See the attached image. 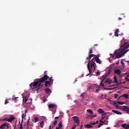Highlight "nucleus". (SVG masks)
<instances>
[{
  "instance_id": "1",
  "label": "nucleus",
  "mask_w": 129,
  "mask_h": 129,
  "mask_svg": "<svg viewBox=\"0 0 129 129\" xmlns=\"http://www.w3.org/2000/svg\"><path fill=\"white\" fill-rule=\"evenodd\" d=\"M129 43L124 42L123 44L120 45L121 50L118 52L115 55V59H118L124 55V54L128 52Z\"/></svg>"
},
{
  "instance_id": "2",
  "label": "nucleus",
  "mask_w": 129,
  "mask_h": 129,
  "mask_svg": "<svg viewBox=\"0 0 129 129\" xmlns=\"http://www.w3.org/2000/svg\"><path fill=\"white\" fill-rule=\"evenodd\" d=\"M99 56L98 55L95 56L94 58H93L91 60L90 62V68L92 69V72L93 69V71H95V69H96V63H95V61L96 63L98 64H101V60L99 59Z\"/></svg>"
},
{
  "instance_id": "3",
  "label": "nucleus",
  "mask_w": 129,
  "mask_h": 129,
  "mask_svg": "<svg viewBox=\"0 0 129 129\" xmlns=\"http://www.w3.org/2000/svg\"><path fill=\"white\" fill-rule=\"evenodd\" d=\"M49 76H48L46 74L44 75L43 77L41 78L38 80V82H39V88H41V87H43V85L44 84H42V83H44V82H46L47 81V79H49Z\"/></svg>"
},
{
  "instance_id": "4",
  "label": "nucleus",
  "mask_w": 129,
  "mask_h": 129,
  "mask_svg": "<svg viewBox=\"0 0 129 129\" xmlns=\"http://www.w3.org/2000/svg\"><path fill=\"white\" fill-rule=\"evenodd\" d=\"M95 57V55L94 54H90L89 55V57H87L86 59H89V60L88 61V64H87V68L89 70V74L87 75L86 76H88V75H89V74H90L92 72V69H91V68H90V63H91V60H90V59H91V58H92V57Z\"/></svg>"
},
{
  "instance_id": "5",
  "label": "nucleus",
  "mask_w": 129,
  "mask_h": 129,
  "mask_svg": "<svg viewBox=\"0 0 129 129\" xmlns=\"http://www.w3.org/2000/svg\"><path fill=\"white\" fill-rule=\"evenodd\" d=\"M30 86L31 87L30 88H31L32 90H34L35 88H36V90L37 91V93L39 92V89L41 88H39V81H38V82H35L34 83H31L30 84Z\"/></svg>"
},
{
  "instance_id": "6",
  "label": "nucleus",
  "mask_w": 129,
  "mask_h": 129,
  "mask_svg": "<svg viewBox=\"0 0 129 129\" xmlns=\"http://www.w3.org/2000/svg\"><path fill=\"white\" fill-rule=\"evenodd\" d=\"M49 80V81H46L44 82L45 87H48V85H52V84H53V77H50Z\"/></svg>"
},
{
  "instance_id": "7",
  "label": "nucleus",
  "mask_w": 129,
  "mask_h": 129,
  "mask_svg": "<svg viewBox=\"0 0 129 129\" xmlns=\"http://www.w3.org/2000/svg\"><path fill=\"white\" fill-rule=\"evenodd\" d=\"M122 111H125L127 113L129 114V107L127 106H121L119 107Z\"/></svg>"
},
{
  "instance_id": "8",
  "label": "nucleus",
  "mask_w": 129,
  "mask_h": 129,
  "mask_svg": "<svg viewBox=\"0 0 129 129\" xmlns=\"http://www.w3.org/2000/svg\"><path fill=\"white\" fill-rule=\"evenodd\" d=\"M74 122H75V123L77 124V125H79L80 123V120H79V117H78V116H73L72 117Z\"/></svg>"
},
{
  "instance_id": "9",
  "label": "nucleus",
  "mask_w": 129,
  "mask_h": 129,
  "mask_svg": "<svg viewBox=\"0 0 129 129\" xmlns=\"http://www.w3.org/2000/svg\"><path fill=\"white\" fill-rule=\"evenodd\" d=\"M4 128H8V129L10 128L9 123L8 122L4 123L0 126V129H4Z\"/></svg>"
},
{
  "instance_id": "10",
  "label": "nucleus",
  "mask_w": 129,
  "mask_h": 129,
  "mask_svg": "<svg viewBox=\"0 0 129 129\" xmlns=\"http://www.w3.org/2000/svg\"><path fill=\"white\" fill-rule=\"evenodd\" d=\"M105 83H108V84L110 85L112 83V80H110V79L108 78L105 81Z\"/></svg>"
},
{
  "instance_id": "11",
  "label": "nucleus",
  "mask_w": 129,
  "mask_h": 129,
  "mask_svg": "<svg viewBox=\"0 0 129 129\" xmlns=\"http://www.w3.org/2000/svg\"><path fill=\"white\" fill-rule=\"evenodd\" d=\"M112 112H114V113H116V114H118V115H121L122 114V113L120 112V111H118L117 110H112Z\"/></svg>"
},
{
  "instance_id": "12",
  "label": "nucleus",
  "mask_w": 129,
  "mask_h": 129,
  "mask_svg": "<svg viewBox=\"0 0 129 129\" xmlns=\"http://www.w3.org/2000/svg\"><path fill=\"white\" fill-rule=\"evenodd\" d=\"M110 103L111 104H114V105L116 107H118V105H117L116 102H115V101L111 100V101L110 102Z\"/></svg>"
},
{
  "instance_id": "13",
  "label": "nucleus",
  "mask_w": 129,
  "mask_h": 129,
  "mask_svg": "<svg viewBox=\"0 0 129 129\" xmlns=\"http://www.w3.org/2000/svg\"><path fill=\"white\" fill-rule=\"evenodd\" d=\"M45 93H46V94H50V93H51V92H52V91H51V89H50L49 88L45 89Z\"/></svg>"
},
{
  "instance_id": "14",
  "label": "nucleus",
  "mask_w": 129,
  "mask_h": 129,
  "mask_svg": "<svg viewBox=\"0 0 129 129\" xmlns=\"http://www.w3.org/2000/svg\"><path fill=\"white\" fill-rule=\"evenodd\" d=\"M115 74H117V75H120L121 73V71L118 69H117L114 72Z\"/></svg>"
},
{
  "instance_id": "15",
  "label": "nucleus",
  "mask_w": 129,
  "mask_h": 129,
  "mask_svg": "<svg viewBox=\"0 0 129 129\" xmlns=\"http://www.w3.org/2000/svg\"><path fill=\"white\" fill-rule=\"evenodd\" d=\"M28 100H30V101L27 102V101H28V97H27V96L25 97V103H26L27 104H28V103H31V102H32V99H28Z\"/></svg>"
},
{
  "instance_id": "16",
  "label": "nucleus",
  "mask_w": 129,
  "mask_h": 129,
  "mask_svg": "<svg viewBox=\"0 0 129 129\" xmlns=\"http://www.w3.org/2000/svg\"><path fill=\"white\" fill-rule=\"evenodd\" d=\"M27 112H28V109H26L25 110V114L24 115V113L22 114V122H23V120H24V119H23V118H24L25 116H26V114H27Z\"/></svg>"
},
{
  "instance_id": "17",
  "label": "nucleus",
  "mask_w": 129,
  "mask_h": 129,
  "mask_svg": "<svg viewBox=\"0 0 129 129\" xmlns=\"http://www.w3.org/2000/svg\"><path fill=\"white\" fill-rule=\"evenodd\" d=\"M58 127H56V129H60V127H62V120H60L59 123H58Z\"/></svg>"
},
{
  "instance_id": "18",
  "label": "nucleus",
  "mask_w": 129,
  "mask_h": 129,
  "mask_svg": "<svg viewBox=\"0 0 129 129\" xmlns=\"http://www.w3.org/2000/svg\"><path fill=\"white\" fill-rule=\"evenodd\" d=\"M32 120L33 122H37L39 121V118L35 117L33 119H32Z\"/></svg>"
},
{
  "instance_id": "19",
  "label": "nucleus",
  "mask_w": 129,
  "mask_h": 129,
  "mask_svg": "<svg viewBox=\"0 0 129 129\" xmlns=\"http://www.w3.org/2000/svg\"><path fill=\"white\" fill-rule=\"evenodd\" d=\"M85 128H91L92 127V125L89 124H87L85 125Z\"/></svg>"
},
{
  "instance_id": "20",
  "label": "nucleus",
  "mask_w": 129,
  "mask_h": 129,
  "mask_svg": "<svg viewBox=\"0 0 129 129\" xmlns=\"http://www.w3.org/2000/svg\"><path fill=\"white\" fill-rule=\"evenodd\" d=\"M97 111L99 113H104V111L101 108L98 109Z\"/></svg>"
},
{
  "instance_id": "21",
  "label": "nucleus",
  "mask_w": 129,
  "mask_h": 129,
  "mask_svg": "<svg viewBox=\"0 0 129 129\" xmlns=\"http://www.w3.org/2000/svg\"><path fill=\"white\" fill-rule=\"evenodd\" d=\"M49 108H54L55 107V105L54 104H50L48 105Z\"/></svg>"
},
{
  "instance_id": "22",
  "label": "nucleus",
  "mask_w": 129,
  "mask_h": 129,
  "mask_svg": "<svg viewBox=\"0 0 129 129\" xmlns=\"http://www.w3.org/2000/svg\"><path fill=\"white\" fill-rule=\"evenodd\" d=\"M121 97H124V98H128V94H124L121 96Z\"/></svg>"
},
{
  "instance_id": "23",
  "label": "nucleus",
  "mask_w": 129,
  "mask_h": 129,
  "mask_svg": "<svg viewBox=\"0 0 129 129\" xmlns=\"http://www.w3.org/2000/svg\"><path fill=\"white\" fill-rule=\"evenodd\" d=\"M107 76H108V75L106 73L105 75L104 76H103L102 77H101V79L103 80V79H104V80H105V79L107 78Z\"/></svg>"
},
{
  "instance_id": "24",
  "label": "nucleus",
  "mask_w": 129,
  "mask_h": 129,
  "mask_svg": "<svg viewBox=\"0 0 129 129\" xmlns=\"http://www.w3.org/2000/svg\"><path fill=\"white\" fill-rule=\"evenodd\" d=\"M15 119V117L14 116H10V118H9V122H12L13 120H14Z\"/></svg>"
},
{
  "instance_id": "25",
  "label": "nucleus",
  "mask_w": 129,
  "mask_h": 129,
  "mask_svg": "<svg viewBox=\"0 0 129 129\" xmlns=\"http://www.w3.org/2000/svg\"><path fill=\"white\" fill-rule=\"evenodd\" d=\"M103 81H104V79H103L100 83V86H102V87H103V86H104V84H103Z\"/></svg>"
},
{
  "instance_id": "26",
  "label": "nucleus",
  "mask_w": 129,
  "mask_h": 129,
  "mask_svg": "<svg viewBox=\"0 0 129 129\" xmlns=\"http://www.w3.org/2000/svg\"><path fill=\"white\" fill-rule=\"evenodd\" d=\"M113 79L114 80V81H113V82H115L116 84L118 83V82L117 81V78H116V77L114 76L113 77Z\"/></svg>"
},
{
  "instance_id": "27",
  "label": "nucleus",
  "mask_w": 129,
  "mask_h": 129,
  "mask_svg": "<svg viewBox=\"0 0 129 129\" xmlns=\"http://www.w3.org/2000/svg\"><path fill=\"white\" fill-rule=\"evenodd\" d=\"M87 112H89V113H90V114H93V111H92V110L89 109L87 110Z\"/></svg>"
},
{
  "instance_id": "28",
  "label": "nucleus",
  "mask_w": 129,
  "mask_h": 129,
  "mask_svg": "<svg viewBox=\"0 0 129 129\" xmlns=\"http://www.w3.org/2000/svg\"><path fill=\"white\" fill-rule=\"evenodd\" d=\"M52 125L55 126L57 124V120H55L54 121H53L52 123Z\"/></svg>"
},
{
  "instance_id": "29",
  "label": "nucleus",
  "mask_w": 129,
  "mask_h": 129,
  "mask_svg": "<svg viewBox=\"0 0 129 129\" xmlns=\"http://www.w3.org/2000/svg\"><path fill=\"white\" fill-rule=\"evenodd\" d=\"M40 126L41 127H42V128H43V127H44V121H42L40 122Z\"/></svg>"
},
{
  "instance_id": "30",
  "label": "nucleus",
  "mask_w": 129,
  "mask_h": 129,
  "mask_svg": "<svg viewBox=\"0 0 129 129\" xmlns=\"http://www.w3.org/2000/svg\"><path fill=\"white\" fill-rule=\"evenodd\" d=\"M117 103H118V104H120V105H122V104H124V102L120 101H117Z\"/></svg>"
},
{
  "instance_id": "31",
  "label": "nucleus",
  "mask_w": 129,
  "mask_h": 129,
  "mask_svg": "<svg viewBox=\"0 0 129 129\" xmlns=\"http://www.w3.org/2000/svg\"><path fill=\"white\" fill-rule=\"evenodd\" d=\"M90 124H91V125H93L94 124H96V123H95V121H91L90 122Z\"/></svg>"
},
{
  "instance_id": "32",
  "label": "nucleus",
  "mask_w": 129,
  "mask_h": 129,
  "mask_svg": "<svg viewBox=\"0 0 129 129\" xmlns=\"http://www.w3.org/2000/svg\"><path fill=\"white\" fill-rule=\"evenodd\" d=\"M110 72H111V70L110 69L108 70V71L106 73L108 75H109L110 74Z\"/></svg>"
},
{
  "instance_id": "33",
  "label": "nucleus",
  "mask_w": 129,
  "mask_h": 129,
  "mask_svg": "<svg viewBox=\"0 0 129 129\" xmlns=\"http://www.w3.org/2000/svg\"><path fill=\"white\" fill-rule=\"evenodd\" d=\"M3 120H5L6 121H9V118L8 117L5 118Z\"/></svg>"
},
{
  "instance_id": "34",
  "label": "nucleus",
  "mask_w": 129,
  "mask_h": 129,
  "mask_svg": "<svg viewBox=\"0 0 129 129\" xmlns=\"http://www.w3.org/2000/svg\"><path fill=\"white\" fill-rule=\"evenodd\" d=\"M126 125H127L126 123H124L122 124V127H124V128H125Z\"/></svg>"
},
{
  "instance_id": "35",
  "label": "nucleus",
  "mask_w": 129,
  "mask_h": 129,
  "mask_svg": "<svg viewBox=\"0 0 129 129\" xmlns=\"http://www.w3.org/2000/svg\"><path fill=\"white\" fill-rule=\"evenodd\" d=\"M114 35L116 37H118V33L116 31H115Z\"/></svg>"
},
{
  "instance_id": "36",
  "label": "nucleus",
  "mask_w": 129,
  "mask_h": 129,
  "mask_svg": "<svg viewBox=\"0 0 129 129\" xmlns=\"http://www.w3.org/2000/svg\"><path fill=\"white\" fill-rule=\"evenodd\" d=\"M117 97H118V94H114V98H117Z\"/></svg>"
},
{
  "instance_id": "37",
  "label": "nucleus",
  "mask_w": 129,
  "mask_h": 129,
  "mask_svg": "<svg viewBox=\"0 0 129 129\" xmlns=\"http://www.w3.org/2000/svg\"><path fill=\"white\" fill-rule=\"evenodd\" d=\"M8 103H9V101H8V99H6L5 100V104H8Z\"/></svg>"
},
{
  "instance_id": "38",
  "label": "nucleus",
  "mask_w": 129,
  "mask_h": 129,
  "mask_svg": "<svg viewBox=\"0 0 129 129\" xmlns=\"http://www.w3.org/2000/svg\"><path fill=\"white\" fill-rule=\"evenodd\" d=\"M101 125H103V124L102 123H99V125H98V127L99 128Z\"/></svg>"
},
{
  "instance_id": "39",
  "label": "nucleus",
  "mask_w": 129,
  "mask_h": 129,
  "mask_svg": "<svg viewBox=\"0 0 129 129\" xmlns=\"http://www.w3.org/2000/svg\"><path fill=\"white\" fill-rule=\"evenodd\" d=\"M125 81L129 82V79L127 77H125Z\"/></svg>"
},
{
  "instance_id": "40",
  "label": "nucleus",
  "mask_w": 129,
  "mask_h": 129,
  "mask_svg": "<svg viewBox=\"0 0 129 129\" xmlns=\"http://www.w3.org/2000/svg\"><path fill=\"white\" fill-rule=\"evenodd\" d=\"M47 101V99L45 98V96L43 97V102H46Z\"/></svg>"
},
{
  "instance_id": "41",
  "label": "nucleus",
  "mask_w": 129,
  "mask_h": 129,
  "mask_svg": "<svg viewBox=\"0 0 129 129\" xmlns=\"http://www.w3.org/2000/svg\"><path fill=\"white\" fill-rule=\"evenodd\" d=\"M86 94L85 93H83L81 94V97H83V98H84V95Z\"/></svg>"
},
{
  "instance_id": "42",
  "label": "nucleus",
  "mask_w": 129,
  "mask_h": 129,
  "mask_svg": "<svg viewBox=\"0 0 129 129\" xmlns=\"http://www.w3.org/2000/svg\"><path fill=\"white\" fill-rule=\"evenodd\" d=\"M101 99H104V95L102 94L101 96Z\"/></svg>"
},
{
  "instance_id": "43",
  "label": "nucleus",
  "mask_w": 129,
  "mask_h": 129,
  "mask_svg": "<svg viewBox=\"0 0 129 129\" xmlns=\"http://www.w3.org/2000/svg\"><path fill=\"white\" fill-rule=\"evenodd\" d=\"M89 116H91V117H96V114L95 115H91Z\"/></svg>"
},
{
  "instance_id": "44",
  "label": "nucleus",
  "mask_w": 129,
  "mask_h": 129,
  "mask_svg": "<svg viewBox=\"0 0 129 129\" xmlns=\"http://www.w3.org/2000/svg\"><path fill=\"white\" fill-rule=\"evenodd\" d=\"M93 52L92 51V49H91L90 51L89 52V54H92Z\"/></svg>"
},
{
  "instance_id": "45",
  "label": "nucleus",
  "mask_w": 129,
  "mask_h": 129,
  "mask_svg": "<svg viewBox=\"0 0 129 129\" xmlns=\"http://www.w3.org/2000/svg\"><path fill=\"white\" fill-rule=\"evenodd\" d=\"M129 128V124L126 125V127L125 129H128Z\"/></svg>"
},
{
  "instance_id": "46",
  "label": "nucleus",
  "mask_w": 129,
  "mask_h": 129,
  "mask_svg": "<svg viewBox=\"0 0 129 129\" xmlns=\"http://www.w3.org/2000/svg\"><path fill=\"white\" fill-rule=\"evenodd\" d=\"M106 115V113H104L103 114H102V116H104V117H105Z\"/></svg>"
},
{
  "instance_id": "47",
  "label": "nucleus",
  "mask_w": 129,
  "mask_h": 129,
  "mask_svg": "<svg viewBox=\"0 0 129 129\" xmlns=\"http://www.w3.org/2000/svg\"><path fill=\"white\" fill-rule=\"evenodd\" d=\"M20 129H23V123H21L20 124Z\"/></svg>"
},
{
  "instance_id": "48",
  "label": "nucleus",
  "mask_w": 129,
  "mask_h": 129,
  "mask_svg": "<svg viewBox=\"0 0 129 129\" xmlns=\"http://www.w3.org/2000/svg\"><path fill=\"white\" fill-rule=\"evenodd\" d=\"M121 64L122 65V66H124V62H123V61H121Z\"/></svg>"
},
{
  "instance_id": "49",
  "label": "nucleus",
  "mask_w": 129,
  "mask_h": 129,
  "mask_svg": "<svg viewBox=\"0 0 129 129\" xmlns=\"http://www.w3.org/2000/svg\"><path fill=\"white\" fill-rule=\"evenodd\" d=\"M115 32L117 33H119V30L118 29H116Z\"/></svg>"
},
{
  "instance_id": "50",
  "label": "nucleus",
  "mask_w": 129,
  "mask_h": 129,
  "mask_svg": "<svg viewBox=\"0 0 129 129\" xmlns=\"http://www.w3.org/2000/svg\"><path fill=\"white\" fill-rule=\"evenodd\" d=\"M100 122L101 123H104V121H102V120H100Z\"/></svg>"
},
{
  "instance_id": "51",
  "label": "nucleus",
  "mask_w": 129,
  "mask_h": 129,
  "mask_svg": "<svg viewBox=\"0 0 129 129\" xmlns=\"http://www.w3.org/2000/svg\"><path fill=\"white\" fill-rule=\"evenodd\" d=\"M116 65H118L119 64V60H118L116 63Z\"/></svg>"
},
{
  "instance_id": "52",
  "label": "nucleus",
  "mask_w": 129,
  "mask_h": 129,
  "mask_svg": "<svg viewBox=\"0 0 129 129\" xmlns=\"http://www.w3.org/2000/svg\"><path fill=\"white\" fill-rule=\"evenodd\" d=\"M96 73L97 74V75H100V73H99V72H97Z\"/></svg>"
},
{
  "instance_id": "53",
  "label": "nucleus",
  "mask_w": 129,
  "mask_h": 129,
  "mask_svg": "<svg viewBox=\"0 0 129 129\" xmlns=\"http://www.w3.org/2000/svg\"><path fill=\"white\" fill-rule=\"evenodd\" d=\"M17 98H18V97H14L12 99V100H15L16 99H17Z\"/></svg>"
},
{
  "instance_id": "54",
  "label": "nucleus",
  "mask_w": 129,
  "mask_h": 129,
  "mask_svg": "<svg viewBox=\"0 0 129 129\" xmlns=\"http://www.w3.org/2000/svg\"><path fill=\"white\" fill-rule=\"evenodd\" d=\"M118 20H119V21H121V20H122V18H120V17H119L118 18Z\"/></svg>"
},
{
  "instance_id": "55",
  "label": "nucleus",
  "mask_w": 129,
  "mask_h": 129,
  "mask_svg": "<svg viewBox=\"0 0 129 129\" xmlns=\"http://www.w3.org/2000/svg\"><path fill=\"white\" fill-rule=\"evenodd\" d=\"M96 92H99V89H96Z\"/></svg>"
},
{
  "instance_id": "56",
  "label": "nucleus",
  "mask_w": 129,
  "mask_h": 129,
  "mask_svg": "<svg viewBox=\"0 0 129 129\" xmlns=\"http://www.w3.org/2000/svg\"><path fill=\"white\" fill-rule=\"evenodd\" d=\"M104 89H105V90H109V88H104Z\"/></svg>"
},
{
  "instance_id": "57",
  "label": "nucleus",
  "mask_w": 129,
  "mask_h": 129,
  "mask_svg": "<svg viewBox=\"0 0 129 129\" xmlns=\"http://www.w3.org/2000/svg\"><path fill=\"white\" fill-rule=\"evenodd\" d=\"M107 101L110 102V101H111V100H110V99H107Z\"/></svg>"
},
{
  "instance_id": "58",
  "label": "nucleus",
  "mask_w": 129,
  "mask_h": 129,
  "mask_svg": "<svg viewBox=\"0 0 129 129\" xmlns=\"http://www.w3.org/2000/svg\"><path fill=\"white\" fill-rule=\"evenodd\" d=\"M30 122V118L28 119V120L27 121V124H29V123Z\"/></svg>"
},
{
  "instance_id": "59",
  "label": "nucleus",
  "mask_w": 129,
  "mask_h": 129,
  "mask_svg": "<svg viewBox=\"0 0 129 129\" xmlns=\"http://www.w3.org/2000/svg\"><path fill=\"white\" fill-rule=\"evenodd\" d=\"M26 129H29V124H27V128Z\"/></svg>"
},
{
  "instance_id": "60",
  "label": "nucleus",
  "mask_w": 129,
  "mask_h": 129,
  "mask_svg": "<svg viewBox=\"0 0 129 129\" xmlns=\"http://www.w3.org/2000/svg\"><path fill=\"white\" fill-rule=\"evenodd\" d=\"M126 74H128V75H127V77H129V73H126Z\"/></svg>"
},
{
  "instance_id": "61",
  "label": "nucleus",
  "mask_w": 129,
  "mask_h": 129,
  "mask_svg": "<svg viewBox=\"0 0 129 129\" xmlns=\"http://www.w3.org/2000/svg\"><path fill=\"white\" fill-rule=\"evenodd\" d=\"M104 116H102V120H103V119H104Z\"/></svg>"
},
{
  "instance_id": "62",
  "label": "nucleus",
  "mask_w": 129,
  "mask_h": 129,
  "mask_svg": "<svg viewBox=\"0 0 129 129\" xmlns=\"http://www.w3.org/2000/svg\"><path fill=\"white\" fill-rule=\"evenodd\" d=\"M99 121H96V122H95V123H98Z\"/></svg>"
},
{
  "instance_id": "63",
  "label": "nucleus",
  "mask_w": 129,
  "mask_h": 129,
  "mask_svg": "<svg viewBox=\"0 0 129 129\" xmlns=\"http://www.w3.org/2000/svg\"><path fill=\"white\" fill-rule=\"evenodd\" d=\"M51 125V128H53V127H54V125Z\"/></svg>"
},
{
  "instance_id": "64",
  "label": "nucleus",
  "mask_w": 129,
  "mask_h": 129,
  "mask_svg": "<svg viewBox=\"0 0 129 129\" xmlns=\"http://www.w3.org/2000/svg\"><path fill=\"white\" fill-rule=\"evenodd\" d=\"M55 119H58V118H59V117H55Z\"/></svg>"
}]
</instances>
